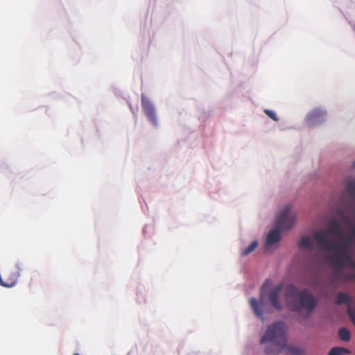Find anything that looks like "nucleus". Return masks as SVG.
<instances>
[{"label": "nucleus", "instance_id": "obj_1", "mask_svg": "<svg viewBox=\"0 0 355 355\" xmlns=\"http://www.w3.org/2000/svg\"><path fill=\"white\" fill-rule=\"evenodd\" d=\"M286 325L284 322L279 321L270 325L261 339V343H267L265 352L267 354L275 355L284 349L291 352L292 355H299L298 348L291 349L286 344Z\"/></svg>", "mask_w": 355, "mask_h": 355}, {"label": "nucleus", "instance_id": "obj_2", "mask_svg": "<svg viewBox=\"0 0 355 355\" xmlns=\"http://www.w3.org/2000/svg\"><path fill=\"white\" fill-rule=\"evenodd\" d=\"M286 303L288 308L295 312L304 311L306 315H311L318 305L315 297L308 289L299 291L291 285L286 292Z\"/></svg>", "mask_w": 355, "mask_h": 355}, {"label": "nucleus", "instance_id": "obj_3", "mask_svg": "<svg viewBox=\"0 0 355 355\" xmlns=\"http://www.w3.org/2000/svg\"><path fill=\"white\" fill-rule=\"evenodd\" d=\"M295 215L291 214V205H287L280 211L275 221V229L270 231L267 235L265 246L268 249L270 246L277 243L281 239L280 231L288 230L295 224Z\"/></svg>", "mask_w": 355, "mask_h": 355}, {"label": "nucleus", "instance_id": "obj_4", "mask_svg": "<svg viewBox=\"0 0 355 355\" xmlns=\"http://www.w3.org/2000/svg\"><path fill=\"white\" fill-rule=\"evenodd\" d=\"M314 239L320 248L326 251L336 250V252L329 258V261L337 269V265L335 263L334 258L336 254H347L346 253L349 243L348 241L340 243L330 242L328 234L324 231L316 232L313 235Z\"/></svg>", "mask_w": 355, "mask_h": 355}, {"label": "nucleus", "instance_id": "obj_5", "mask_svg": "<svg viewBox=\"0 0 355 355\" xmlns=\"http://www.w3.org/2000/svg\"><path fill=\"white\" fill-rule=\"evenodd\" d=\"M272 284V282L270 279H266L263 284L261 291H260V300L259 302L254 298H250V304L251 306L252 309L253 310L254 314L260 318L262 321L264 320L263 318V310H264V303H263V295L267 291L268 288L270 287Z\"/></svg>", "mask_w": 355, "mask_h": 355}, {"label": "nucleus", "instance_id": "obj_6", "mask_svg": "<svg viewBox=\"0 0 355 355\" xmlns=\"http://www.w3.org/2000/svg\"><path fill=\"white\" fill-rule=\"evenodd\" d=\"M141 107L148 119L153 124L157 125V117L155 110L152 103L144 95H141Z\"/></svg>", "mask_w": 355, "mask_h": 355}, {"label": "nucleus", "instance_id": "obj_7", "mask_svg": "<svg viewBox=\"0 0 355 355\" xmlns=\"http://www.w3.org/2000/svg\"><path fill=\"white\" fill-rule=\"evenodd\" d=\"M326 112L321 109L312 110L306 116V122L309 125L312 126L322 123L325 120Z\"/></svg>", "mask_w": 355, "mask_h": 355}, {"label": "nucleus", "instance_id": "obj_8", "mask_svg": "<svg viewBox=\"0 0 355 355\" xmlns=\"http://www.w3.org/2000/svg\"><path fill=\"white\" fill-rule=\"evenodd\" d=\"M283 286L282 284H279L272 287L268 294V299L271 305L278 311H280L282 309V306L279 302V294Z\"/></svg>", "mask_w": 355, "mask_h": 355}, {"label": "nucleus", "instance_id": "obj_9", "mask_svg": "<svg viewBox=\"0 0 355 355\" xmlns=\"http://www.w3.org/2000/svg\"><path fill=\"white\" fill-rule=\"evenodd\" d=\"M326 232L328 235L330 234L339 238L343 236L342 230L338 221L335 219H333L329 222L328 225V232Z\"/></svg>", "mask_w": 355, "mask_h": 355}, {"label": "nucleus", "instance_id": "obj_10", "mask_svg": "<svg viewBox=\"0 0 355 355\" xmlns=\"http://www.w3.org/2000/svg\"><path fill=\"white\" fill-rule=\"evenodd\" d=\"M351 301L352 298L347 293L339 292L336 297V304L338 305L348 304L349 306Z\"/></svg>", "mask_w": 355, "mask_h": 355}, {"label": "nucleus", "instance_id": "obj_11", "mask_svg": "<svg viewBox=\"0 0 355 355\" xmlns=\"http://www.w3.org/2000/svg\"><path fill=\"white\" fill-rule=\"evenodd\" d=\"M300 248L311 250L313 248V243L311 239L306 236H302L298 243Z\"/></svg>", "mask_w": 355, "mask_h": 355}, {"label": "nucleus", "instance_id": "obj_12", "mask_svg": "<svg viewBox=\"0 0 355 355\" xmlns=\"http://www.w3.org/2000/svg\"><path fill=\"white\" fill-rule=\"evenodd\" d=\"M349 353L350 351L345 347H335L330 350L328 355H344Z\"/></svg>", "mask_w": 355, "mask_h": 355}, {"label": "nucleus", "instance_id": "obj_13", "mask_svg": "<svg viewBox=\"0 0 355 355\" xmlns=\"http://www.w3.org/2000/svg\"><path fill=\"white\" fill-rule=\"evenodd\" d=\"M338 336L343 341L347 342L350 340L351 334L348 329L342 327L338 330Z\"/></svg>", "mask_w": 355, "mask_h": 355}, {"label": "nucleus", "instance_id": "obj_14", "mask_svg": "<svg viewBox=\"0 0 355 355\" xmlns=\"http://www.w3.org/2000/svg\"><path fill=\"white\" fill-rule=\"evenodd\" d=\"M257 245H258V242L257 241H252L248 247L243 249V250L242 251V254L243 256L248 255L249 254H250L252 251H254L256 249Z\"/></svg>", "mask_w": 355, "mask_h": 355}, {"label": "nucleus", "instance_id": "obj_15", "mask_svg": "<svg viewBox=\"0 0 355 355\" xmlns=\"http://www.w3.org/2000/svg\"><path fill=\"white\" fill-rule=\"evenodd\" d=\"M347 314L353 323V324L355 326V309H354L350 306H348L347 307Z\"/></svg>", "mask_w": 355, "mask_h": 355}, {"label": "nucleus", "instance_id": "obj_16", "mask_svg": "<svg viewBox=\"0 0 355 355\" xmlns=\"http://www.w3.org/2000/svg\"><path fill=\"white\" fill-rule=\"evenodd\" d=\"M264 112L267 116H268L273 121H277L279 120L276 114L273 111L270 110H265Z\"/></svg>", "mask_w": 355, "mask_h": 355}, {"label": "nucleus", "instance_id": "obj_17", "mask_svg": "<svg viewBox=\"0 0 355 355\" xmlns=\"http://www.w3.org/2000/svg\"><path fill=\"white\" fill-rule=\"evenodd\" d=\"M349 193L355 198V184L349 183L347 187Z\"/></svg>", "mask_w": 355, "mask_h": 355}, {"label": "nucleus", "instance_id": "obj_18", "mask_svg": "<svg viewBox=\"0 0 355 355\" xmlns=\"http://www.w3.org/2000/svg\"><path fill=\"white\" fill-rule=\"evenodd\" d=\"M351 234L355 238V226L351 227Z\"/></svg>", "mask_w": 355, "mask_h": 355}, {"label": "nucleus", "instance_id": "obj_19", "mask_svg": "<svg viewBox=\"0 0 355 355\" xmlns=\"http://www.w3.org/2000/svg\"><path fill=\"white\" fill-rule=\"evenodd\" d=\"M352 168H355V162L353 163Z\"/></svg>", "mask_w": 355, "mask_h": 355}, {"label": "nucleus", "instance_id": "obj_20", "mask_svg": "<svg viewBox=\"0 0 355 355\" xmlns=\"http://www.w3.org/2000/svg\"><path fill=\"white\" fill-rule=\"evenodd\" d=\"M265 312H266V313H271L272 311H266Z\"/></svg>", "mask_w": 355, "mask_h": 355}, {"label": "nucleus", "instance_id": "obj_21", "mask_svg": "<svg viewBox=\"0 0 355 355\" xmlns=\"http://www.w3.org/2000/svg\"><path fill=\"white\" fill-rule=\"evenodd\" d=\"M73 355H79L78 354H74Z\"/></svg>", "mask_w": 355, "mask_h": 355}, {"label": "nucleus", "instance_id": "obj_22", "mask_svg": "<svg viewBox=\"0 0 355 355\" xmlns=\"http://www.w3.org/2000/svg\"><path fill=\"white\" fill-rule=\"evenodd\" d=\"M354 30L355 31V26H354Z\"/></svg>", "mask_w": 355, "mask_h": 355}]
</instances>
